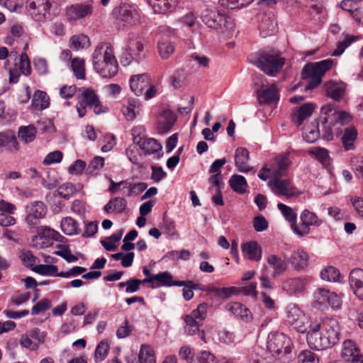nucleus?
Masks as SVG:
<instances>
[{
	"label": "nucleus",
	"mask_w": 363,
	"mask_h": 363,
	"mask_svg": "<svg viewBox=\"0 0 363 363\" xmlns=\"http://www.w3.org/2000/svg\"><path fill=\"white\" fill-rule=\"evenodd\" d=\"M340 328L335 319L311 323L306 337L311 349L324 350L335 346L340 340Z\"/></svg>",
	"instance_id": "obj_1"
},
{
	"label": "nucleus",
	"mask_w": 363,
	"mask_h": 363,
	"mask_svg": "<svg viewBox=\"0 0 363 363\" xmlns=\"http://www.w3.org/2000/svg\"><path fill=\"white\" fill-rule=\"evenodd\" d=\"M92 64L96 72L104 78L113 77L118 73V62L108 43L97 45L93 53Z\"/></svg>",
	"instance_id": "obj_2"
},
{
	"label": "nucleus",
	"mask_w": 363,
	"mask_h": 363,
	"mask_svg": "<svg viewBox=\"0 0 363 363\" xmlns=\"http://www.w3.org/2000/svg\"><path fill=\"white\" fill-rule=\"evenodd\" d=\"M321 114L325 117L322 120L323 139L330 141L333 139V130L332 126L338 124L345 125L352 121V116L346 111H339L333 104H327L322 106Z\"/></svg>",
	"instance_id": "obj_3"
},
{
	"label": "nucleus",
	"mask_w": 363,
	"mask_h": 363,
	"mask_svg": "<svg viewBox=\"0 0 363 363\" xmlns=\"http://www.w3.org/2000/svg\"><path fill=\"white\" fill-rule=\"evenodd\" d=\"M267 350L275 358L284 363L289 362L292 358V341L281 333H271L268 335Z\"/></svg>",
	"instance_id": "obj_4"
},
{
	"label": "nucleus",
	"mask_w": 363,
	"mask_h": 363,
	"mask_svg": "<svg viewBox=\"0 0 363 363\" xmlns=\"http://www.w3.org/2000/svg\"><path fill=\"white\" fill-rule=\"evenodd\" d=\"M251 62L267 75L274 77L282 69L285 58L274 52L262 51L256 53Z\"/></svg>",
	"instance_id": "obj_5"
},
{
	"label": "nucleus",
	"mask_w": 363,
	"mask_h": 363,
	"mask_svg": "<svg viewBox=\"0 0 363 363\" xmlns=\"http://www.w3.org/2000/svg\"><path fill=\"white\" fill-rule=\"evenodd\" d=\"M333 61L326 59L316 62L306 64L302 71V79H308L306 90L313 89L320 84L322 78L333 66Z\"/></svg>",
	"instance_id": "obj_6"
},
{
	"label": "nucleus",
	"mask_w": 363,
	"mask_h": 363,
	"mask_svg": "<svg viewBox=\"0 0 363 363\" xmlns=\"http://www.w3.org/2000/svg\"><path fill=\"white\" fill-rule=\"evenodd\" d=\"M333 61L326 59L316 62L306 64L302 71V79H308L306 90L313 89L320 84L322 78L333 66Z\"/></svg>",
	"instance_id": "obj_7"
},
{
	"label": "nucleus",
	"mask_w": 363,
	"mask_h": 363,
	"mask_svg": "<svg viewBox=\"0 0 363 363\" xmlns=\"http://www.w3.org/2000/svg\"><path fill=\"white\" fill-rule=\"evenodd\" d=\"M201 18L208 28L217 30L231 31L235 26L230 17L225 16L220 11L207 6L203 9Z\"/></svg>",
	"instance_id": "obj_8"
},
{
	"label": "nucleus",
	"mask_w": 363,
	"mask_h": 363,
	"mask_svg": "<svg viewBox=\"0 0 363 363\" xmlns=\"http://www.w3.org/2000/svg\"><path fill=\"white\" fill-rule=\"evenodd\" d=\"M114 22L120 27L137 24L140 20L138 11L129 4H121L114 8L112 12Z\"/></svg>",
	"instance_id": "obj_9"
},
{
	"label": "nucleus",
	"mask_w": 363,
	"mask_h": 363,
	"mask_svg": "<svg viewBox=\"0 0 363 363\" xmlns=\"http://www.w3.org/2000/svg\"><path fill=\"white\" fill-rule=\"evenodd\" d=\"M208 304L203 302L198 305L197 308L191 311L189 315L184 316L186 323L184 331L189 335H193L199 331L203 321L206 318Z\"/></svg>",
	"instance_id": "obj_10"
},
{
	"label": "nucleus",
	"mask_w": 363,
	"mask_h": 363,
	"mask_svg": "<svg viewBox=\"0 0 363 363\" xmlns=\"http://www.w3.org/2000/svg\"><path fill=\"white\" fill-rule=\"evenodd\" d=\"M142 128H135L132 130L133 140L134 144L139 145L145 155L157 154L160 159L163 155L161 144L154 138H144L140 135Z\"/></svg>",
	"instance_id": "obj_11"
},
{
	"label": "nucleus",
	"mask_w": 363,
	"mask_h": 363,
	"mask_svg": "<svg viewBox=\"0 0 363 363\" xmlns=\"http://www.w3.org/2000/svg\"><path fill=\"white\" fill-rule=\"evenodd\" d=\"M268 184L275 194L285 196L286 199L296 197L302 194L293 185L289 179H283L281 177H274Z\"/></svg>",
	"instance_id": "obj_12"
},
{
	"label": "nucleus",
	"mask_w": 363,
	"mask_h": 363,
	"mask_svg": "<svg viewBox=\"0 0 363 363\" xmlns=\"http://www.w3.org/2000/svg\"><path fill=\"white\" fill-rule=\"evenodd\" d=\"M300 220L301 221L300 227L297 224L293 225V231L299 238L304 237L310 233L311 225L319 227L323 224V220L315 213L308 209H305L301 212Z\"/></svg>",
	"instance_id": "obj_13"
},
{
	"label": "nucleus",
	"mask_w": 363,
	"mask_h": 363,
	"mask_svg": "<svg viewBox=\"0 0 363 363\" xmlns=\"http://www.w3.org/2000/svg\"><path fill=\"white\" fill-rule=\"evenodd\" d=\"M160 33H164V35H162L158 40L157 50L160 56L162 59L167 60L175 50L174 43L169 38L174 34V30L167 27H160Z\"/></svg>",
	"instance_id": "obj_14"
},
{
	"label": "nucleus",
	"mask_w": 363,
	"mask_h": 363,
	"mask_svg": "<svg viewBox=\"0 0 363 363\" xmlns=\"http://www.w3.org/2000/svg\"><path fill=\"white\" fill-rule=\"evenodd\" d=\"M93 12L94 6L91 4L77 3L67 7L66 18L68 21H76L91 16Z\"/></svg>",
	"instance_id": "obj_15"
},
{
	"label": "nucleus",
	"mask_w": 363,
	"mask_h": 363,
	"mask_svg": "<svg viewBox=\"0 0 363 363\" xmlns=\"http://www.w3.org/2000/svg\"><path fill=\"white\" fill-rule=\"evenodd\" d=\"M47 206L42 201H33L26 206V221L30 226H35L47 213Z\"/></svg>",
	"instance_id": "obj_16"
},
{
	"label": "nucleus",
	"mask_w": 363,
	"mask_h": 363,
	"mask_svg": "<svg viewBox=\"0 0 363 363\" xmlns=\"http://www.w3.org/2000/svg\"><path fill=\"white\" fill-rule=\"evenodd\" d=\"M26 7L36 21L45 19L46 12L51 8L50 0H27Z\"/></svg>",
	"instance_id": "obj_17"
},
{
	"label": "nucleus",
	"mask_w": 363,
	"mask_h": 363,
	"mask_svg": "<svg viewBox=\"0 0 363 363\" xmlns=\"http://www.w3.org/2000/svg\"><path fill=\"white\" fill-rule=\"evenodd\" d=\"M341 356L348 362L356 363L355 361L363 360V354L357 344L352 340H344L340 352Z\"/></svg>",
	"instance_id": "obj_18"
},
{
	"label": "nucleus",
	"mask_w": 363,
	"mask_h": 363,
	"mask_svg": "<svg viewBox=\"0 0 363 363\" xmlns=\"http://www.w3.org/2000/svg\"><path fill=\"white\" fill-rule=\"evenodd\" d=\"M151 82L150 77L147 73L133 75L130 79V87L136 96H143L144 91L149 86Z\"/></svg>",
	"instance_id": "obj_19"
},
{
	"label": "nucleus",
	"mask_w": 363,
	"mask_h": 363,
	"mask_svg": "<svg viewBox=\"0 0 363 363\" xmlns=\"http://www.w3.org/2000/svg\"><path fill=\"white\" fill-rule=\"evenodd\" d=\"M349 282L356 296L363 300V269H352L350 273Z\"/></svg>",
	"instance_id": "obj_20"
},
{
	"label": "nucleus",
	"mask_w": 363,
	"mask_h": 363,
	"mask_svg": "<svg viewBox=\"0 0 363 363\" xmlns=\"http://www.w3.org/2000/svg\"><path fill=\"white\" fill-rule=\"evenodd\" d=\"M308 284L306 278L298 277L289 279L283 282L282 289L289 295L301 294L304 291Z\"/></svg>",
	"instance_id": "obj_21"
},
{
	"label": "nucleus",
	"mask_w": 363,
	"mask_h": 363,
	"mask_svg": "<svg viewBox=\"0 0 363 363\" xmlns=\"http://www.w3.org/2000/svg\"><path fill=\"white\" fill-rule=\"evenodd\" d=\"M177 116L169 109H164L158 119V129L162 133L169 132L174 125Z\"/></svg>",
	"instance_id": "obj_22"
},
{
	"label": "nucleus",
	"mask_w": 363,
	"mask_h": 363,
	"mask_svg": "<svg viewBox=\"0 0 363 363\" xmlns=\"http://www.w3.org/2000/svg\"><path fill=\"white\" fill-rule=\"evenodd\" d=\"M257 99L260 104H269L279 99V90L275 84L257 91Z\"/></svg>",
	"instance_id": "obj_23"
},
{
	"label": "nucleus",
	"mask_w": 363,
	"mask_h": 363,
	"mask_svg": "<svg viewBox=\"0 0 363 363\" xmlns=\"http://www.w3.org/2000/svg\"><path fill=\"white\" fill-rule=\"evenodd\" d=\"M249 151L245 147H238L235 152V164L239 172H248L253 169L248 164Z\"/></svg>",
	"instance_id": "obj_24"
},
{
	"label": "nucleus",
	"mask_w": 363,
	"mask_h": 363,
	"mask_svg": "<svg viewBox=\"0 0 363 363\" xmlns=\"http://www.w3.org/2000/svg\"><path fill=\"white\" fill-rule=\"evenodd\" d=\"M243 256L252 261L258 262L262 258V248L256 241H250L242 245Z\"/></svg>",
	"instance_id": "obj_25"
},
{
	"label": "nucleus",
	"mask_w": 363,
	"mask_h": 363,
	"mask_svg": "<svg viewBox=\"0 0 363 363\" xmlns=\"http://www.w3.org/2000/svg\"><path fill=\"white\" fill-rule=\"evenodd\" d=\"M150 4L155 13L164 14L172 12L177 6L178 0H145Z\"/></svg>",
	"instance_id": "obj_26"
},
{
	"label": "nucleus",
	"mask_w": 363,
	"mask_h": 363,
	"mask_svg": "<svg viewBox=\"0 0 363 363\" xmlns=\"http://www.w3.org/2000/svg\"><path fill=\"white\" fill-rule=\"evenodd\" d=\"M127 50L130 52L131 57H134L137 62H140L145 57L144 44L139 38H129Z\"/></svg>",
	"instance_id": "obj_27"
},
{
	"label": "nucleus",
	"mask_w": 363,
	"mask_h": 363,
	"mask_svg": "<svg viewBox=\"0 0 363 363\" xmlns=\"http://www.w3.org/2000/svg\"><path fill=\"white\" fill-rule=\"evenodd\" d=\"M326 96L335 100H341L345 94V87L343 84L328 82L325 84Z\"/></svg>",
	"instance_id": "obj_28"
},
{
	"label": "nucleus",
	"mask_w": 363,
	"mask_h": 363,
	"mask_svg": "<svg viewBox=\"0 0 363 363\" xmlns=\"http://www.w3.org/2000/svg\"><path fill=\"white\" fill-rule=\"evenodd\" d=\"M290 163L288 155L277 156L275 159V166L272 169L274 177H282L286 175Z\"/></svg>",
	"instance_id": "obj_29"
},
{
	"label": "nucleus",
	"mask_w": 363,
	"mask_h": 363,
	"mask_svg": "<svg viewBox=\"0 0 363 363\" xmlns=\"http://www.w3.org/2000/svg\"><path fill=\"white\" fill-rule=\"evenodd\" d=\"M235 316L240 318L245 322L252 320V313L243 304L239 302H234L229 306L228 308Z\"/></svg>",
	"instance_id": "obj_30"
},
{
	"label": "nucleus",
	"mask_w": 363,
	"mask_h": 363,
	"mask_svg": "<svg viewBox=\"0 0 363 363\" xmlns=\"http://www.w3.org/2000/svg\"><path fill=\"white\" fill-rule=\"evenodd\" d=\"M127 207V201L124 198L115 197L111 199L104 207V211L107 213H122Z\"/></svg>",
	"instance_id": "obj_31"
},
{
	"label": "nucleus",
	"mask_w": 363,
	"mask_h": 363,
	"mask_svg": "<svg viewBox=\"0 0 363 363\" xmlns=\"http://www.w3.org/2000/svg\"><path fill=\"white\" fill-rule=\"evenodd\" d=\"M156 287L160 286H180L184 285V281H174L172 275L169 272H161L156 274Z\"/></svg>",
	"instance_id": "obj_32"
},
{
	"label": "nucleus",
	"mask_w": 363,
	"mask_h": 363,
	"mask_svg": "<svg viewBox=\"0 0 363 363\" xmlns=\"http://www.w3.org/2000/svg\"><path fill=\"white\" fill-rule=\"evenodd\" d=\"M127 362L130 363L128 359ZM131 363H156L153 350L149 345H142L138 354V360L135 359Z\"/></svg>",
	"instance_id": "obj_33"
},
{
	"label": "nucleus",
	"mask_w": 363,
	"mask_h": 363,
	"mask_svg": "<svg viewBox=\"0 0 363 363\" xmlns=\"http://www.w3.org/2000/svg\"><path fill=\"white\" fill-rule=\"evenodd\" d=\"M49 105L50 98L45 91L37 90L34 92L31 102V106L33 108L44 110L48 108Z\"/></svg>",
	"instance_id": "obj_34"
},
{
	"label": "nucleus",
	"mask_w": 363,
	"mask_h": 363,
	"mask_svg": "<svg viewBox=\"0 0 363 363\" xmlns=\"http://www.w3.org/2000/svg\"><path fill=\"white\" fill-rule=\"evenodd\" d=\"M357 138V131L354 127L346 128L342 137V142L345 150H351L354 148V142Z\"/></svg>",
	"instance_id": "obj_35"
},
{
	"label": "nucleus",
	"mask_w": 363,
	"mask_h": 363,
	"mask_svg": "<svg viewBox=\"0 0 363 363\" xmlns=\"http://www.w3.org/2000/svg\"><path fill=\"white\" fill-rule=\"evenodd\" d=\"M314 106L312 104H306L301 106L296 113L294 114V122L296 123L297 125H301L303 121L312 114Z\"/></svg>",
	"instance_id": "obj_36"
},
{
	"label": "nucleus",
	"mask_w": 363,
	"mask_h": 363,
	"mask_svg": "<svg viewBox=\"0 0 363 363\" xmlns=\"http://www.w3.org/2000/svg\"><path fill=\"white\" fill-rule=\"evenodd\" d=\"M289 262L296 269H302L307 266L308 255L304 251L298 250L293 252Z\"/></svg>",
	"instance_id": "obj_37"
},
{
	"label": "nucleus",
	"mask_w": 363,
	"mask_h": 363,
	"mask_svg": "<svg viewBox=\"0 0 363 363\" xmlns=\"http://www.w3.org/2000/svg\"><path fill=\"white\" fill-rule=\"evenodd\" d=\"M0 147H6L10 150H18V141L11 131L0 133Z\"/></svg>",
	"instance_id": "obj_38"
},
{
	"label": "nucleus",
	"mask_w": 363,
	"mask_h": 363,
	"mask_svg": "<svg viewBox=\"0 0 363 363\" xmlns=\"http://www.w3.org/2000/svg\"><path fill=\"white\" fill-rule=\"evenodd\" d=\"M268 264L273 268V277H276L283 272H284L287 268L286 263L274 255H271L267 257Z\"/></svg>",
	"instance_id": "obj_39"
},
{
	"label": "nucleus",
	"mask_w": 363,
	"mask_h": 363,
	"mask_svg": "<svg viewBox=\"0 0 363 363\" xmlns=\"http://www.w3.org/2000/svg\"><path fill=\"white\" fill-rule=\"evenodd\" d=\"M321 125H323L322 122ZM323 130H324L323 126H322L320 129L319 122L315 121L313 123L312 127L306 130L303 138L307 143H313L315 142L319 137L321 136L323 138Z\"/></svg>",
	"instance_id": "obj_40"
},
{
	"label": "nucleus",
	"mask_w": 363,
	"mask_h": 363,
	"mask_svg": "<svg viewBox=\"0 0 363 363\" xmlns=\"http://www.w3.org/2000/svg\"><path fill=\"white\" fill-rule=\"evenodd\" d=\"M229 186L235 192L242 194L246 192L247 183L243 176L233 174L229 180Z\"/></svg>",
	"instance_id": "obj_41"
},
{
	"label": "nucleus",
	"mask_w": 363,
	"mask_h": 363,
	"mask_svg": "<svg viewBox=\"0 0 363 363\" xmlns=\"http://www.w3.org/2000/svg\"><path fill=\"white\" fill-rule=\"evenodd\" d=\"M62 232L68 235H77L80 233L77 222L71 217H66L62 219L60 223Z\"/></svg>",
	"instance_id": "obj_42"
},
{
	"label": "nucleus",
	"mask_w": 363,
	"mask_h": 363,
	"mask_svg": "<svg viewBox=\"0 0 363 363\" xmlns=\"http://www.w3.org/2000/svg\"><path fill=\"white\" fill-rule=\"evenodd\" d=\"M36 133V128L33 125L21 126L18 131V137L22 142L29 143L35 139Z\"/></svg>",
	"instance_id": "obj_43"
},
{
	"label": "nucleus",
	"mask_w": 363,
	"mask_h": 363,
	"mask_svg": "<svg viewBox=\"0 0 363 363\" xmlns=\"http://www.w3.org/2000/svg\"><path fill=\"white\" fill-rule=\"evenodd\" d=\"M123 234V230H118L106 238V240H101V244L107 251H114L117 247L115 244L121 239Z\"/></svg>",
	"instance_id": "obj_44"
},
{
	"label": "nucleus",
	"mask_w": 363,
	"mask_h": 363,
	"mask_svg": "<svg viewBox=\"0 0 363 363\" xmlns=\"http://www.w3.org/2000/svg\"><path fill=\"white\" fill-rule=\"evenodd\" d=\"M358 38V36L350 35L348 34L345 35L344 40L337 43L336 48L333 50L332 55L340 56L345 52V49Z\"/></svg>",
	"instance_id": "obj_45"
},
{
	"label": "nucleus",
	"mask_w": 363,
	"mask_h": 363,
	"mask_svg": "<svg viewBox=\"0 0 363 363\" xmlns=\"http://www.w3.org/2000/svg\"><path fill=\"white\" fill-rule=\"evenodd\" d=\"M320 275L322 279L333 282L339 281L341 277L339 270L333 266H328L323 269Z\"/></svg>",
	"instance_id": "obj_46"
},
{
	"label": "nucleus",
	"mask_w": 363,
	"mask_h": 363,
	"mask_svg": "<svg viewBox=\"0 0 363 363\" xmlns=\"http://www.w3.org/2000/svg\"><path fill=\"white\" fill-rule=\"evenodd\" d=\"M278 209L281 212L282 216L284 218L289 222L291 223V229L293 230V225L297 224L296 223V219H297V214L293 211V209L282 203H279L277 204Z\"/></svg>",
	"instance_id": "obj_47"
},
{
	"label": "nucleus",
	"mask_w": 363,
	"mask_h": 363,
	"mask_svg": "<svg viewBox=\"0 0 363 363\" xmlns=\"http://www.w3.org/2000/svg\"><path fill=\"white\" fill-rule=\"evenodd\" d=\"M71 48L76 50L84 49L89 45V38L88 36L80 34L72 36L70 38Z\"/></svg>",
	"instance_id": "obj_48"
},
{
	"label": "nucleus",
	"mask_w": 363,
	"mask_h": 363,
	"mask_svg": "<svg viewBox=\"0 0 363 363\" xmlns=\"http://www.w3.org/2000/svg\"><path fill=\"white\" fill-rule=\"evenodd\" d=\"M72 69L76 78L78 79H85L84 60L81 58H74L71 63Z\"/></svg>",
	"instance_id": "obj_49"
},
{
	"label": "nucleus",
	"mask_w": 363,
	"mask_h": 363,
	"mask_svg": "<svg viewBox=\"0 0 363 363\" xmlns=\"http://www.w3.org/2000/svg\"><path fill=\"white\" fill-rule=\"evenodd\" d=\"M237 291V289L234 286L233 287H223V288H216L213 287L208 290V294L217 296L221 298H227L231 296Z\"/></svg>",
	"instance_id": "obj_50"
},
{
	"label": "nucleus",
	"mask_w": 363,
	"mask_h": 363,
	"mask_svg": "<svg viewBox=\"0 0 363 363\" xmlns=\"http://www.w3.org/2000/svg\"><path fill=\"white\" fill-rule=\"evenodd\" d=\"M109 345L106 340L101 341L95 350L94 360L96 363L102 362L107 356Z\"/></svg>",
	"instance_id": "obj_51"
},
{
	"label": "nucleus",
	"mask_w": 363,
	"mask_h": 363,
	"mask_svg": "<svg viewBox=\"0 0 363 363\" xmlns=\"http://www.w3.org/2000/svg\"><path fill=\"white\" fill-rule=\"evenodd\" d=\"M39 235L42 238L45 240H52L58 242H62L64 237L61 235L57 231L48 228L43 227L39 230Z\"/></svg>",
	"instance_id": "obj_52"
},
{
	"label": "nucleus",
	"mask_w": 363,
	"mask_h": 363,
	"mask_svg": "<svg viewBox=\"0 0 363 363\" xmlns=\"http://www.w3.org/2000/svg\"><path fill=\"white\" fill-rule=\"evenodd\" d=\"M259 28L261 33L264 35H271L274 34L277 28V24L274 21L271 20L269 18H265V19L262 20V22L260 23Z\"/></svg>",
	"instance_id": "obj_53"
},
{
	"label": "nucleus",
	"mask_w": 363,
	"mask_h": 363,
	"mask_svg": "<svg viewBox=\"0 0 363 363\" xmlns=\"http://www.w3.org/2000/svg\"><path fill=\"white\" fill-rule=\"evenodd\" d=\"M33 271L43 276L56 277L58 268L52 264H39L33 268Z\"/></svg>",
	"instance_id": "obj_54"
},
{
	"label": "nucleus",
	"mask_w": 363,
	"mask_h": 363,
	"mask_svg": "<svg viewBox=\"0 0 363 363\" xmlns=\"http://www.w3.org/2000/svg\"><path fill=\"white\" fill-rule=\"evenodd\" d=\"M104 166V158L100 156H96L89 162L86 171L89 174H97Z\"/></svg>",
	"instance_id": "obj_55"
},
{
	"label": "nucleus",
	"mask_w": 363,
	"mask_h": 363,
	"mask_svg": "<svg viewBox=\"0 0 363 363\" xmlns=\"http://www.w3.org/2000/svg\"><path fill=\"white\" fill-rule=\"evenodd\" d=\"M306 315L302 311L295 306H290L288 308L286 313V322L291 325L298 320L301 317Z\"/></svg>",
	"instance_id": "obj_56"
},
{
	"label": "nucleus",
	"mask_w": 363,
	"mask_h": 363,
	"mask_svg": "<svg viewBox=\"0 0 363 363\" xmlns=\"http://www.w3.org/2000/svg\"><path fill=\"white\" fill-rule=\"evenodd\" d=\"M122 112L128 121H133L137 113H139V107L135 103L133 104V101H129L127 106L122 108Z\"/></svg>",
	"instance_id": "obj_57"
},
{
	"label": "nucleus",
	"mask_w": 363,
	"mask_h": 363,
	"mask_svg": "<svg viewBox=\"0 0 363 363\" xmlns=\"http://www.w3.org/2000/svg\"><path fill=\"white\" fill-rule=\"evenodd\" d=\"M190 252L188 250H172L168 252L165 255V257L173 261H178L179 259L188 260L190 257Z\"/></svg>",
	"instance_id": "obj_58"
},
{
	"label": "nucleus",
	"mask_w": 363,
	"mask_h": 363,
	"mask_svg": "<svg viewBox=\"0 0 363 363\" xmlns=\"http://www.w3.org/2000/svg\"><path fill=\"white\" fill-rule=\"evenodd\" d=\"M310 324L311 323H309L308 317L304 315L295 323H294L291 326H292L297 332L300 333H308Z\"/></svg>",
	"instance_id": "obj_59"
},
{
	"label": "nucleus",
	"mask_w": 363,
	"mask_h": 363,
	"mask_svg": "<svg viewBox=\"0 0 363 363\" xmlns=\"http://www.w3.org/2000/svg\"><path fill=\"white\" fill-rule=\"evenodd\" d=\"M126 185H128V191L127 193L128 196H131L133 194L138 195L147 187V184L145 182L133 183L128 179Z\"/></svg>",
	"instance_id": "obj_60"
},
{
	"label": "nucleus",
	"mask_w": 363,
	"mask_h": 363,
	"mask_svg": "<svg viewBox=\"0 0 363 363\" xmlns=\"http://www.w3.org/2000/svg\"><path fill=\"white\" fill-rule=\"evenodd\" d=\"M83 99L82 102L86 106H92L93 104L98 102L99 96L93 89H86L82 94Z\"/></svg>",
	"instance_id": "obj_61"
},
{
	"label": "nucleus",
	"mask_w": 363,
	"mask_h": 363,
	"mask_svg": "<svg viewBox=\"0 0 363 363\" xmlns=\"http://www.w3.org/2000/svg\"><path fill=\"white\" fill-rule=\"evenodd\" d=\"M298 362L300 363H319L318 356L310 350H304L298 354Z\"/></svg>",
	"instance_id": "obj_62"
},
{
	"label": "nucleus",
	"mask_w": 363,
	"mask_h": 363,
	"mask_svg": "<svg viewBox=\"0 0 363 363\" xmlns=\"http://www.w3.org/2000/svg\"><path fill=\"white\" fill-rule=\"evenodd\" d=\"M20 258L26 267H33L35 265L38 259L30 250L23 251L20 255Z\"/></svg>",
	"instance_id": "obj_63"
},
{
	"label": "nucleus",
	"mask_w": 363,
	"mask_h": 363,
	"mask_svg": "<svg viewBox=\"0 0 363 363\" xmlns=\"http://www.w3.org/2000/svg\"><path fill=\"white\" fill-rule=\"evenodd\" d=\"M352 169L357 177L363 178V157H354L350 160Z\"/></svg>",
	"instance_id": "obj_64"
}]
</instances>
